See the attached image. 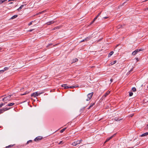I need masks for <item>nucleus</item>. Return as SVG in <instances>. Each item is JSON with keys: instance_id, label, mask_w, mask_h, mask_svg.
Masks as SVG:
<instances>
[{"instance_id": "f257e3e1", "label": "nucleus", "mask_w": 148, "mask_h": 148, "mask_svg": "<svg viewBox=\"0 0 148 148\" xmlns=\"http://www.w3.org/2000/svg\"><path fill=\"white\" fill-rule=\"evenodd\" d=\"M93 92L88 94L87 95L88 98L87 99H86V101H88L90 100V99L92 98V95H93Z\"/></svg>"}, {"instance_id": "f03ea898", "label": "nucleus", "mask_w": 148, "mask_h": 148, "mask_svg": "<svg viewBox=\"0 0 148 148\" xmlns=\"http://www.w3.org/2000/svg\"><path fill=\"white\" fill-rule=\"evenodd\" d=\"M41 93H38V92H35L32 93L31 95V96L36 97L38 96Z\"/></svg>"}, {"instance_id": "7ed1b4c3", "label": "nucleus", "mask_w": 148, "mask_h": 148, "mask_svg": "<svg viewBox=\"0 0 148 148\" xmlns=\"http://www.w3.org/2000/svg\"><path fill=\"white\" fill-rule=\"evenodd\" d=\"M12 96L11 95H10L8 96H6L5 97H4L3 98L2 100L3 101H6L7 100H10V98Z\"/></svg>"}, {"instance_id": "20e7f679", "label": "nucleus", "mask_w": 148, "mask_h": 148, "mask_svg": "<svg viewBox=\"0 0 148 148\" xmlns=\"http://www.w3.org/2000/svg\"><path fill=\"white\" fill-rule=\"evenodd\" d=\"M143 50V49H138L132 52V54L133 55H135L138 53V52L140 51H142Z\"/></svg>"}, {"instance_id": "39448f33", "label": "nucleus", "mask_w": 148, "mask_h": 148, "mask_svg": "<svg viewBox=\"0 0 148 148\" xmlns=\"http://www.w3.org/2000/svg\"><path fill=\"white\" fill-rule=\"evenodd\" d=\"M10 108H5L0 110V114L3 113L5 111L9 110Z\"/></svg>"}, {"instance_id": "423d86ee", "label": "nucleus", "mask_w": 148, "mask_h": 148, "mask_svg": "<svg viewBox=\"0 0 148 148\" xmlns=\"http://www.w3.org/2000/svg\"><path fill=\"white\" fill-rule=\"evenodd\" d=\"M91 38L90 37H88L86 38H85L84 39L82 40L80 42H84L85 41H87L89 40H90Z\"/></svg>"}, {"instance_id": "0eeeda50", "label": "nucleus", "mask_w": 148, "mask_h": 148, "mask_svg": "<svg viewBox=\"0 0 148 148\" xmlns=\"http://www.w3.org/2000/svg\"><path fill=\"white\" fill-rule=\"evenodd\" d=\"M42 138V137L41 136H39L36 137L34 140L36 141H37L41 140Z\"/></svg>"}, {"instance_id": "6e6552de", "label": "nucleus", "mask_w": 148, "mask_h": 148, "mask_svg": "<svg viewBox=\"0 0 148 148\" xmlns=\"http://www.w3.org/2000/svg\"><path fill=\"white\" fill-rule=\"evenodd\" d=\"M75 141L76 142V144H77V145H78L81 143L82 141V139H81L80 140H77Z\"/></svg>"}, {"instance_id": "1a4fd4ad", "label": "nucleus", "mask_w": 148, "mask_h": 148, "mask_svg": "<svg viewBox=\"0 0 148 148\" xmlns=\"http://www.w3.org/2000/svg\"><path fill=\"white\" fill-rule=\"evenodd\" d=\"M55 22V21H51L46 23V24L47 25H50L51 24Z\"/></svg>"}, {"instance_id": "9d476101", "label": "nucleus", "mask_w": 148, "mask_h": 148, "mask_svg": "<svg viewBox=\"0 0 148 148\" xmlns=\"http://www.w3.org/2000/svg\"><path fill=\"white\" fill-rule=\"evenodd\" d=\"M62 87H64V89H66L69 88V86H67V84H64L62 85Z\"/></svg>"}, {"instance_id": "9b49d317", "label": "nucleus", "mask_w": 148, "mask_h": 148, "mask_svg": "<svg viewBox=\"0 0 148 148\" xmlns=\"http://www.w3.org/2000/svg\"><path fill=\"white\" fill-rule=\"evenodd\" d=\"M95 103H91L90 106L87 108V109L88 110L90 109L91 107H92L94 105H95Z\"/></svg>"}, {"instance_id": "f8f14e48", "label": "nucleus", "mask_w": 148, "mask_h": 148, "mask_svg": "<svg viewBox=\"0 0 148 148\" xmlns=\"http://www.w3.org/2000/svg\"><path fill=\"white\" fill-rule=\"evenodd\" d=\"M148 135V132H146V133L142 134L140 136L141 137H143L147 136Z\"/></svg>"}, {"instance_id": "ddd939ff", "label": "nucleus", "mask_w": 148, "mask_h": 148, "mask_svg": "<svg viewBox=\"0 0 148 148\" xmlns=\"http://www.w3.org/2000/svg\"><path fill=\"white\" fill-rule=\"evenodd\" d=\"M25 5H22L17 10L18 11L21 10Z\"/></svg>"}, {"instance_id": "4468645a", "label": "nucleus", "mask_w": 148, "mask_h": 148, "mask_svg": "<svg viewBox=\"0 0 148 148\" xmlns=\"http://www.w3.org/2000/svg\"><path fill=\"white\" fill-rule=\"evenodd\" d=\"M122 119L120 118L115 117L114 118V120L116 121H119Z\"/></svg>"}, {"instance_id": "2eb2a0df", "label": "nucleus", "mask_w": 148, "mask_h": 148, "mask_svg": "<svg viewBox=\"0 0 148 148\" xmlns=\"http://www.w3.org/2000/svg\"><path fill=\"white\" fill-rule=\"evenodd\" d=\"M110 91H108L106 92V93L104 96L106 97L110 93Z\"/></svg>"}, {"instance_id": "dca6fc26", "label": "nucleus", "mask_w": 148, "mask_h": 148, "mask_svg": "<svg viewBox=\"0 0 148 148\" xmlns=\"http://www.w3.org/2000/svg\"><path fill=\"white\" fill-rule=\"evenodd\" d=\"M14 103H10L8 104L7 106H12L13 105H14Z\"/></svg>"}, {"instance_id": "f3484780", "label": "nucleus", "mask_w": 148, "mask_h": 148, "mask_svg": "<svg viewBox=\"0 0 148 148\" xmlns=\"http://www.w3.org/2000/svg\"><path fill=\"white\" fill-rule=\"evenodd\" d=\"M85 108V107H84L83 108H82L80 109V114H81L82 113V112L84 110Z\"/></svg>"}, {"instance_id": "a211bd4d", "label": "nucleus", "mask_w": 148, "mask_h": 148, "mask_svg": "<svg viewBox=\"0 0 148 148\" xmlns=\"http://www.w3.org/2000/svg\"><path fill=\"white\" fill-rule=\"evenodd\" d=\"M77 85H75V86H69V88H75L77 87Z\"/></svg>"}, {"instance_id": "6ab92c4d", "label": "nucleus", "mask_w": 148, "mask_h": 148, "mask_svg": "<svg viewBox=\"0 0 148 148\" xmlns=\"http://www.w3.org/2000/svg\"><path fill=\"white\" fill-rule=\"evenodd\" d=\"M113 53H114V52L113 51H112L110 52V53H109V54H108V57H110L113 54Z\"/></svg>"}, {"instance_id": "aec40b11", "label": "nucleus", "mask_w": 148, "mask_h": 148, "mask_svg": "<svg viewBox=\"0 0 148 148\" xmlns=\"http://www.w3.org/2000/svg\"><path fill=\"white\" fill-rule=\"evenodd\" d=\"M78 60L77 58H75L73 60L72 63H74Z\"/></svg>"}, {"instance_id": "412c9836", "label": "nucleus", "mask_w": 148, "mask_h": 148, "mask_svg": "<svg viewBox=\"0 0 148 148\" xmlns=\"http://www.w3.org/2000/svg\"><path fill=\"white\" fill-rule=\"evenodd\" d=\"M116 62V60H114L112 62L110 63V64L111 65H112L114 64H115Z\"/></svg>"}, {"instance_id": "4be33fe9", "label": "nucleus", "mask_w": 148, "mask_h": 148, "mask_svg": "<svg viewBox=\"0 0 148 148\" xmlns=\"http://www.w3.org/2000/svg\"><path fill=\"white\" fill-rule=\"evenodd\" d=\"M9 69V67H5L4 68V69H3V70L4 71V72L5 71H7Z\"/></svg>"}, {"instance_id": "5701e85b", "label": "nucleus", "mask_w": 148, "mask_h": 148, "mask_svg": "<svg viewBox=\"0 0 148 148\" xmlns=\"http://www.w3.org/2000/svg\"><path fill=\"white\" fill-rule=\"evenodd\" d=\"M18 16L17 15H14L11 18V19H14L17 17Z\"/></svg>"}, {"instance_id": "b1692460", "label": "nucleus", "mask_w": 148, "mask_h": 148, "mask_svg": "<svg viewBox=\"0 0 148 148\" xmlns=\"http://www.w3.org/2000/svg\"><path fill=\"white\" fill-rule=\"evenodd\" d=\"M7 0H0V4L3 3L4 2L7 1Z\"/></svg>"}, {"instance_id": "393cba45", "label": "nucleus", "mask_w": 148, "mask_h": 148, "mask_svg": "<svg viewBox=\"0 0 148 148\" xmlns=\"http://www.w3.org/2000/svg\"><path fill=\"white\" fill-rule=\"evenodd\" d=\"M66 129V128H64L63 129H62L60 131V132L61 133H62Z\"/></svg>"}, {"instance_id": "a878e982", "label": "nucleus", "mask_w": 148, "mask_h": 148, "mask_svg": "<svg viewBox=\"0 0 148 148\" xmlns=\"http://www.w3.org/2000/svg\"><path fill=\"white\" fill-rule=\"evenodd\" d=\"M14 145H9V146H8L6 147V148H8L12 147Z\"/></svg>"}, {"instance_id": "bb28decb", "label": "nucleus", "mask_w": 148, "mask_h": 148, "mask_svg": "<svg viewBox=\"0 0 148 148\" xmlns=\"http://www.w3.org/2000/svg\"><path fill=\"white\" fill-rule=\"evenodd\" d=\"M132 90L133 92H135L136 91V89L135 87H133L132 88Z\"/></svg>"}, {"instance_id": "cd10ccee", "label": "nucleus", "mask_w": 148, "mask_h": 148, "mask_svg": "<svg viewBox=\"0 0 148 148\" xmlns=\"http://www.w3.org/2000/svg\"><path fill=\"white\" fill-rule=\"evenodd\" d=\"M71 145L73 146H75L77 145V144H76V142H75V141H74V142L72 143Z\"/></svg>"}, {"instance_id": "c85d7f7f", "label": "nucleus", "mask_w": 148, "mask_h": 148, "mask_svg": "<svg viewBox=\"0 0 148 148\" xmlns=\"http://www.w3.org/2000/svg\"><path fill=\"white\" fill-rule=\"evenodd\" d=\"M32 141L31 140H29L28 141H27V143H26V144H29V143H32Z\"/></svg>"}, {"instance_id": "c756f323", "label": "nucleus", "mask_w": 148, "mask_h": 148, "mask_svg": "<svg viewBox=\"0 0 148 148\" xmlns=\"http://www.w3.org/2000/svg\"><path fill=\"white\" fill-rule=\"evenodd\" d=\"M5 105V103H2L0 104V108H1L2 106Z\"/></svg>"}, {"instance_id": "7c9ffc66", "label": "nucleus", "mask_w": 148, "mask_h": 148, "mask_svg": "<svg viewBox=\"0 0 148 148\" xmlns=\"http://www.w3.org/2000/svg\"><path fill=\"white\" fill-rule=\"evenodd\" d=\"M97 18L96 17H95V18L93 20V21L92 22H91V24H92L93 22H94L96 20V19H97Z\"/></svg>"}, {"instance_id": "2f4dec72", "label": "nucleus", "mask_w": 148, "mask_h": 148, "mask_svg": "<svg viewBox=\"0 0 148 148\" xmlns=\"http://www.w3.org/2000/svg\"><path fill=\"white\" fill-rule=\"evenodd\" d=\"M97 18L96 17H95V18L93 20V21L92 22H91V24H92L93 22H94L96 20V19H97Z\"/></svg>"}, {"instance_id": "473e14b6", "label": "nucleus", "mask_w": 148, "mask_h": 148, "mask_svg": "<svg viewBox=\"0 0 148 148\" xmlns=\"http://www.w3.org/2000/svg\"><path fill=\"white\" fill-rule=\"evenodd\" d=\"M97 18L96 17H95V18L93 20V21L92 22H91V24H92L93 22H94L96 20V19H97Z\"/></svg>"}, {"instance_id": "72a5a7b5", "label": "nucleus", "mask_w": 148, "mask_h": 148, "mask_svg": "<svg viewBox=\"0 0 148 148\" xmlns=\"http://www.w3.org/2000/svg\"><path fill=\"white\" fill-rule=\"evenodd\" d=\"M97 18L96 17H95V18L93 20V21L92 22H91V24H92L93 22H94L96 20V19H97Z\"/></svg>"}, {"instance_id": "f704fd0d", "label": "nucleus", "mask_w": 148, "mask_h": 148, "mask_svg": "<svg viewBox=\"0 0 148 148\" xmlns=\"http://www.w3.org/2000/svg\"><path fill=\"white\" fill-rule=\"evenodd\" d=\"M97 18L96 17H95V18L93 20V21L92 22H91V24H92L93 22H94L96 20V19H97Z\"/></svg>"}, {"instance_id": "c9c22d12", "label": "nucleus", "mask_w": 148, "mask_h": 148, "mask_svg": "<svg viewBox=\"0 0 148 148\" xmlns=\"http://www.w3.org/2000/svg\"><path fill=\"white\" fill-rule=\"evenodd\" d=\"M123 27V26L122 25H119L118 26H117V27L118 28H120L121 27Z\"/></svg>"}, {"instance_id": "e433bc0d", "label": "nucleus", "mask_w": 148, "mask_h": 148, "mask_svg": "<svg viewBox=\"0 0 148 148\" xmlns=\"http://www.w3.org/2000/svg\"><path fill=\"white\" fill-rule=\"evenodd\" d=\"M4 72V71L3 70H0V74L3 73Z\"/></svg>"}, {"instance_id": "4c0bfd02", "label": "nucleus", "mask_w": 148, "mask_h": 148, "mask_svg": "<svg viewBox=\"0 0 148 148\" xmlns=\"http://www.w3.org/2000/svg\"><path fill=\"white\" fill-rule=\"evenodd\" d=\"M133 95V93L132 92H130L129 93V96H132Z\"/></svg>"}, {"instance_id": "58836bf2", "label": "nucleus", "mask_w": 148, "mask_h": 148, "mask_svg": "<svg viewBox=\"0 0 148 148\" xmlns=\"http://www.w3.org/2000/svg\"><path fill=\"white\" fill-rule=\"evenodd\" d=\"M33 22H34L33 21H32L30 23H29L28 24L29 26H30V25H31L32 24V23Z\"/></svg>"}, {"instance_id": "ea45409f", "label": "nucleus", "mask_w": 148, "mask_h": 148, "mask_svg": "<svg viewBox=\"0 0 148 148\" xmlns=\"http://www.w3.org/2000/svg\"><path fill=\"white\" fill-rule=\"evenodd\" d=\"M110 140V139L109 138L107 139L106 140V141L104 142V143H106V142H108Z\"/></svg>"}, {"instance_id": "a19ab883", "label": "nucleus", "mask_w": 148, "mask_h": 148, "mask_svg": "<svg viewBox=\"0 0 148 148\" xmlns=\"http://www.w3.org/2000/svg\"><path fill=\"white\" fill-rule=\"evenodd\" d=\"M116 135L115 134H114V135H113L111 136V137H110L109 138H110V139H111V138H112V137Z\"/></svg>"}, {"instance_id": "79ce46f5", "label": "nucleus", "mask_w": 148, "mask_h": 148, "mask_svg": "<svg viewBox=\"0 0 148 148\" xmlns=\"http://www.w3.org/2000/svg\"><path fill=\"white\" fill-rule=\"evenodd\" d=\"M63 141H60L59 143V144H63Z\"/></svg>"}, {"instance_id": "37998d69", "label": "nucleus", "mask_w": 148, "mask_h": 148, "mask_svg": "<svg viewBox=\"0 0 148 148\" xmlns=\"http://www.w3.org/2000/svg\"><path fill=\"white\" fill-rule=\"evenodd\" d=\"M45 12V11H43L42 12H39V14H42L44 12Z\"/></svg>"}, {"instance_id": "c03bdc74", "label": "nucleus", "mask_w": 148, "mask_h": 148, "mask_svg": "<svg viewBox=\"0 0 148 148\" xmlns=\"http://www.w3.org/2000/svg\"><path fill=\"white\" fill-rule=\"evenodd\" d=\"M101 12H100L98 14V15L96 16L97 18H98V16L100 15V14H101Z\"/></svg>"}, {"instance_id": "a18cd8bd", "label": "nucleus", "mask_w": 148, "mask_h": 148, "mask_svg": "<svg viewBox=\"0 0 148 148\" xmlns=\"http://www.w3.org/2000/svg\"><path fill=\"white\" fill-rule=\"evenodd\" d=\"M52 45V44H50L48 45H47V47H49V46Z\"/></svg>"}, {"instance_id": "49530a36", "label": "nucleus", "mask_w": 148, "mask_h": 148, "mask_svg": "<svg viewBox=\"0 0 148 148\" xmlns=\"http://www.w3.org/2000/svg\"><path fill=\"white\" fill-rule=\"evenodd\" d=\"M133 68L132 69L130 70L129 71V72L131 73V72H132L133 70Z\"/></svg>"}, {"instance_id": "de8ad7c7", "label": "nucleus", "mask_w": 148, "mask_h": 148, "mask_svg": "<svg viewBox=\"0 0 148 148\" xmlns=\"http://www.w3.org/2000/svg\"><path fill=\"white\" fill-rule=\"evenodd\" d=\"M108 18V17H104L103 18H105V19H106V18Z\"/></svg>"}, {"instance_id": "09e8293b", "label": "nucleus", "mask_w": 148, "mask_h": 148, "mask_svg": "<svg viewBox=\"0 0 148 148\" xmlns=\"http://www.w3.org/2000/svg\"><path fill=\"white\" fill-rule=\"evenodd\" d=\"M33 29H30V30H29V32H32V31H33Z\"/></svg>"}, {"instance_id": "8fccbe9b", "label": "nucleus", "mask_w": 148, "mask_h": 148, "mask_svg": "<svg viewBox=\"0 0 148 148\" xmlns=\"http://www.w3.org/2000/svg\"><path fill=\"white\" fill-rule=\"evenodd\" d=\"M110 81L111 82H112L113 81V79H111L110 80Z\"/></svg>"}, {"instance_id": "3c124183", "label": "nucleus", "mask_w": 148, "mask_h": 148, "mask_svg": "<svg viewBox=\"0 0 148 148\" xmlns=\"http://www.w3.org/2000/svg\"><path fill=\"white\" fill-rule=\"evenodd\" d=\"M57 28V27H55L54 28V29L55 30Z\"/></svg>"}, {"instance_id": "603ef678", "label": "nucleus", "mask_w": 148, "mask_h": 148, "mask_svg": "<svg viewBox=\"0 0 148 148\" xmlns=\"http://www.w3.org/2000/svg\"><path fill=\"white\" fill-rule=\"evenodd\" d=\"M136 60H137V61H138V58H136Z\"/></svg>"}, {"instance_id": "864d4df0", "label": "nucleus", "mask_w": 148, "mask_h": 148, "mask_svg": "<svg viewBox=\"0 0 148 148\" xmlns=\"http://www.w3.org/2000/svg\"><path fill=\"white\" fill-rule=\"evenodd\" d=\"M148 10V7L147 8H146L145 9V10Z\"/></svg>"}, {"instance_id": "5fc2aeb1", "label": "nucleus", "mask_w": 148, "mask_h": 148, "mask_svg": "<svg viewBox=\"0 0 148 148\" xmlns=\"http://www.w3.org/2000/svg\"><path fill=\"white\" fill-rule=\"evenodd\" d=\"M26 93H25L24 94L22 95H26Z\"/></svg>"}, {"instance_id": "6e6d98bb", "label": "nucleus", "mask_w": 148, "mask_h": 148, "mask_svg": "<svg viewBox=\"0 0 148 148\" xmlns=\"http://www.w3.org/2000/svg\"><path fill=\"white\" fill-rule=\"evenodd\" d=\"M29 92H25V93H26V94H27Z\"/></svg>"}, {"instance_id": "4d7b16f0", "label": "nucleus", "mask_w": 148, "mask_h": 148, "mask_svg": "<svg viewBox=\"0 0 148 148\" xmlns=\"http://www.w3.org/2000/svg\"><path fill=\"white\" fill-rule=\"evenodd\" d=\"M39 14V13H38L37 14H36V15H38V14Z\"/></svg>"}, {"instance_id": "13d9d810", "label": "nucleus", "mask_w": 148, "mask_h": 148, "mask_svg": "<svg viewBox=\"0 0 148 148\" xmlns=\"http://www.w3.org/2000/svg\"><path fill=\"white\" fill-rule=\"evenodd\" d=\"M147 128H148V124L147 125Z\"/></svg>"}, {"instance_id": "bf43d9fd", "label": "nucleus", "mask_w": 148, "mask_h": 148, "mask_svg": "<svg viewBox=\"0 0 148 148\" xmlns=\"http://www.w3.org/2000/svg\"><path fill=\"white\" fill-rule=\"evenodd\" d=\"M147 88H148V86H147Z\"/></svg>"}, {"instance_id": "052dcab7", "label": "nucleus", "mask_w": 148, "mask_h": 148, "mask_svg": "<svg viewBox=\"0 0 148 148\" xmlns=\"http://www.w3.org/2000/svg\"><path fill=\"white\" fill-rule=\"evenodd\" d=\"M1 48H0V50H1Z\"/></svg>"}]
</instances>
